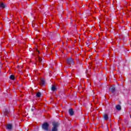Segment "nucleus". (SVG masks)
Here are the masks:
<instances>
[{
	"label": "nucleus",
	"mask_w": 131,
	"mask_h": 131,
	"mask_svg": "<svg viewBox=\"0 0 131 131\" xmlns=\"http://www.w3.org/2000/svg\"><path fill=\"white\" fill-rule=\"evenodd\" d=\"M52 91H53V92H55V91H56V86H55V85H52V87L51 88Z\"/></svg>",
	"instance_id": "nucleus-11"
},
{
	"label": "nucleus",
	"mask_w": 131,
	"mask_h": 131,
	"mask_svg": "<svg viewBox=\"0 0 131 131\" xmlns=\"http://www.w3.org/2000/svg\"><path fill=\"white\" fill-rule=\"evenodd\" d=\"M112 92H115V88H114V87H113L112 88Z\"/></svg>",
	"instance_id": "nucleus-13"
},
{
	"label": "nucleus",
	"mask_w": 131,
	"mask_h": 131,
	"mask_svg": "<svg viewBox=\"0 0 131 131\" xmlns=\"http://www.w3.org/2000/svg\"><path fill=\"white\" fill-rule=\"evenodd\" d=\"M67 62L68 64H71L73 62V59L72 58H69L67 59Z\"/></svg>",
	"instance_id": "nucleus-6"
},
{
	"label": "nucleus",
	"mask_w": 131,
	"mask_h": 131,
	"mask_svg": "<svg viewBox=\"0 0 131 131\" xmlns=\"http://www.w3.org/2000/svg\"><path fill=\"white\" fill-rule=\"evenodd\" d=\"M36 96L37 98H39L41 96V94H40V92H37Z\"/></svg>",
	"instance_id": "nucleus-12"
},
{
	"label": "nucleus",
	"mask_w": 131,
	"mask_h": 131,
	"mask_svg": "<svg viewBox=\"0 0 131 131\" xmlns=\"http://www.w3.org/2000/svg\"><path fill=\"white\" fill-rule=\"evenodd\" d=\"M0 7L1 9H5L6 8V5L4 3H0Z\"/></svg>",
	"instance_id": "nucleus-7"
},
{
	"label": "nucleus",
	"mask_w": 131,
	"mask_h": 131,
	"mask_svg": "<svg viewBox=\"0 0 131 131\" xmlns=\"http://www.w3.org/2000/svg\"><path fill=\"white\" fill-rule=\"evenodd\" d=\"M103 118H104L105 120H108V119H109L108 115H107L106 114L104 115Z\"/></svg>",
	"instance_id": "nucleus-8"
},
{
	"label": "nucleus",
	"mask_w": 131,
	"mask_h": 131,
	"mask_svg": "<svg viewBox=\"0 0 131 131\" xmlns=\"http://www.w3.org/2000/svg\"><path fill=\"white\" fill-rule=\"evenodd\" d=\"M45 83V79H41L39 82L40 85H44Z\"/></svg>",
	"instance_id": "nucleus-3"
},
{
	"label": "nucleus",
	"mask_w": 131,
	"mask_h": 131,
	"mask_svg": "<svg viewBox=\"0 0 131 131\" xmlns=\"http://www.w3.org/2000/svg\"><path fill=\"white\" fill-rule=\"evenodd\" d=\"M39 61H40V58H39Z\"/></svg>",
	"instance_id": "nucleus-15"
},
{
	"label": "nucleus",
	"mask_w": 131,
	"mask_h": 131,
	"mask_svg": "<svg viewBox=\"0 0 131 131\" xmlns=\"http://www.w3.org/2000/svg\"><path fill=\"white\" fill-rule=\"evenodd\" d=\"M69 112L70 115H71V116H72V115H73L74 114V112H73V109H72V108H70L69 110Z\"/></svg>",
	"instance_id": "nucleus-4"
},
{
	"label": "nucleus",
	"mask_w": 131,
	"mask_h": 131,
	"mask_svg": "<svg viewBox=\"0 0 131 131\" xmlns=\"http://www.w3.org/2000/svg\"><path fill=\"white\" fill-rule=\"evenodd\" d=\"M10 79H11L12 80H14L15 79V76L11 75L10 76Z\"/></svg>",
	"instance_id": "nucleus-10"
},
{
	"label": "nucleus",
	"mask_w": 131,
	"mask_h": 131,
	"mask_svg": "<svg viewBox=\"0 0 131 131\" xmlns=\"http://www.w3.org/2000/svg\"><path fill=\"white\" fill-rule=\"evenodd\" d=\"M7 129H12V124H9L6 125Z\"/></svg>",
	"instance_id": "nucleus-5"
},
{
	"label": "nucleus",
	"mask_w": 131,
	"mask_h": 131,
	"mask_svg": "<svg viewBox=\"0 0 131 131\" xmlns=\"http://www.w3.org/2000/svg\"><path fill=\"white\" fill-rule=\"evenodd\" d=\"M53 128L52 131H57L58 130V123H53Z\"/></svg>",
	"instance_id": "nucleus-2"
},
{
	"label": "nucleus",
	"mask_w": 131,
	"mask_h": 131,
	"mask_svg": "<svg viewBox=\"0 0 131 131\" xmlns=\"http://www.w3.org/2000/svg\"><path fill=\"white\" fill-rule=\"evenodd\" d=\"M117 110H121V106L120 105H118L116 106Z\"/></svg>",
	"instance_id": "nucleus-9"
},
{
	"label": "nucleus",
	"mask_w": 131,
	"mask_h": 131,
	"mask_svg": "<svg viewBox=\"0 0 131 131\" xmlns=\"http://www.w3.org/2000/svg\"><path fill=\"white\" fill-rule=\"evenodd\" d=\"M49 123L46 122L44 123L42 125V128L43 129H45V130H49Z\"/></svg>",
	"instance_id": "nucleus-1"
},
{
	"label": "nucleus",
	"mask_w": 131,
	"mask_h": 131,
	"mask_svg": "<svg viewBox=\"0 0 131 131\" xmlns=\"http://www.w3.org/2000/svg\"><path fill=\"white\" fill-rule=\"evenodd\" d=\"M38 54H39V51H37Z\"/></svg>",
	"instance_id": "nucleus-14"
}]
</instances>
